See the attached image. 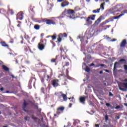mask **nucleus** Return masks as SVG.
<instances>
[{
  "label": "nucleus",
  "instance_id": "nucleus-34",
  "mask_svg": "<svg viewBox=\"0 0 127 127\" xmlns=\"http://www.w3.org/2000/svg\"><path fill=\"white\" fill-rule=\"evenodd\" d=\"M105 4H106V3L105 2L101 3L100 5V8L104 9V5H105Z\"/></svg>",
  "mask_w": 127,
  "mask_h": 127
},
{
  "label": "nucleus",
  "instance_id": "nucleus-26",
  "mask_svg": "<svg viewBox=\"0 0 127 127\" xmlns=\"http://www.w3.org/2000/svg\"><path fill=\"white\" fill-rule=\"evenodd\" d=\"M88 17H89L90 19H91V20H95V17H96V15H90Z\"/></svg>",
  "mask_w": 127,
  "mask_h": 127
},
{
  "label": "nucleus",
  "instance_id": "nucleus-38",
  "mask_svg": "<svg viewBox=\"0 0 127 127\" xmlns=\"http://www.w3.org/2000/svg\"><path fill=\"white\" fill-rule=\"evenodd\" d=\"M105 122H108V121H109V116H108V115L105 116Z\"/></svg>",
  "mask_w": 127,
  "mask_h": 127
},
{
  "label": "nucleus",
  "instance_id": "nucleus-49",
  "mask_svg": "<svg viewBox=\"0 0 127 127\" xmlns=\"http://www.w3.org/2000/svg\"><path fill=\"white\" fill-rule=\"evenodd\" d=\"M9 12L11 14H13V10L12 9H9Z\"/></svg>",
  "mask_w": 127,
  "mask_h": 127
},
{
  "label": "nucleus",
  "instance_id": "nucleus-50",
  "mask_svg": "<svg viewBox=\"0 0 127 127\" xmlns=\"http://www.w3.org/2000/svg\"><path fill=\"white\" fill-rule=\"evenodd\" d=\"M62 98H63V96H60V97H58L59 100L60 101H62Z\"/></svg>",
  "mask_w": 127,
  "mask_h": 127
},
{
  "label": "nucleus",
  "instance_id": "nucleus-6",
  "mask_svg": "<svg viewBox=\"0 0 127 127\" xmlns=\"http://www.w3.org/2000/svg\"><path fill=\"white\" fill-rule=\"evenodd\" d=\"M51 84L54 88H57L59 86V80L57 79H53L51 81Z\"/></svg>",
  "mask_w": 127,
  "mask_h": 127
},
{
  "label": "nucleus",
  "instance_id": "nucleus-7",
  "mask_svg": "<svg viewBox=\"0 0 127 127\" xmlns=\"http://www.w3.org/2000/svg\"><path fill=\"white\" fill-rule=\"evenodd\" d=\"M23 12L20 11L17 14L16 20L19 19V20H22L23 19Z\"/></svg>",
  "mask_w": 127,
  "mask_h": 127
},
{
  "label": "nucleus",
  "instance_id": "nucleus-35",
  "mask_svg": "<svg viewBox=\"0 0 127 127\" xmlns=\"http://www.w3.org/2000/svg\"><path fill=\"white\" fill-rule=\"evenodd\" d=\"M41 92L42 93H43V94H44L45 92V88H44V87H42L41 88Z\"/></svg>",
  "mask_w": 127,
  "mask_h": 127
},
{
  "label": "nucleus",
  "instance_id": "nucleus-15",
  "mask_svg": "<svg viewBox=\"0 0 127 127\" xmlns=\"http://www.w3.org/2000/svg\"><path fill=\"white\" fill-rule=\"evenodd\" d=\"M49 37H51L52 40H55L56 38H57V34H54L53 36H47V38H49Z\"/></svg>",
  "mask_w": 127,
  "mask_h": 127
},
{
  "label": "nucleus",
  "instance_id": "nucleus-54",
  "mask_svg": "<svg viewBox=\"0 0 127 127\" xmlns=\"http://www.w3.org/2000/svg\"><path fill=\"white\" fill-rule=\"evenodd\" d=\"M14 42V41H13V39H11L10 41H9V43H13Z\"/></svg>",
  "mask_w": 127,
  "mask_h": 127
},
{
  "label": "nucleus",
  "instance_id": "nucleus-18",
  "mask_svg": "<svg viewBox=\"0 0 127 127\" xmlns=\"http://www.w3.org/2000/svg\"><path fill=\"white\" fill-rule=\"evenodd\" d=\"M0 13L1 14L5 15V13H6V11L3 8L0 9Z\"/></svg>",
  "mask_w": 127,
  "mask_h": 127
},
{
  "label": "nucleus",
  "instance_id": "nucleus-40",
  "mask_svg": "<svg viewBox=\"0 0 127 127\" xmlns=\"http://www.w3.org/2000/svg\"><path fill=\"white\" fill-rule=\"evenodd\" d=\"M91 69H90V67H86L85 68V71L86 72H90Z\"/></svg>",
  "mask_w": 127,
  "mask_h": 127
},
{
  "label": "nucleus",
  "instance_id": "nucleus-24",
  "mask_svg": "<svg viewBox=\"0 0 127 127\" xmlns=\"http://www.w3.org/2000/svg\"><path fill=\"white\" fill-rule=\"evenodd\" d=\"M73 10L74 11V12H76L77 11H79V10H81V8L79 6H76L74 7V9Z\"/></svg>",
  "mask_w": 127,
  "mask_h": 127
},
{
  "label": "nucleus",
  "instance_id": "nucleus-36",
  "mask_svg": "<svg viewBox=\"0 0 127 127\" xmlns=\"http://www.w3.org/2000/svg\"><path fill=\"white\" fill-rule=\"evenodd\" d=\"M127 13V10H125L124 11L121 12V14H123V15H125V14Z\"/></svg>",
  "mask_w": 127,
  "mask_h": 127
},
{
  "label": "nucleus",
  "instance_id": "nucleus-57",
  "mask_svg": "<svg viewBox=\"0 0 127 127\" xmlns=\"http://www.w3.org/2000/svg\"><path fill=\"white\" fill-rule=\"evenodd\" d=\"M90 67H92V66H95V64L94 63H92L89 65Z\"/></svg>",
  "mask_w": 127,
  "mask_h": 127
},
{
  "label": "nucleus",
  "instance_id": "nucleus-39",
  "mask_svg": "<svg viewBox=\"0 0 127 127\" xmlns=\"http://www.w3.org/2000/svg\"><path fill=\"white\" fill-rule=\"evenodd\" d=\"M65 73L66 77H68V76H69V70H68V69H66Z\"/></svg>",
  "mask_w": 127,
  "mask_h": 127
},
{
  "label": "nucleus",
  "instance_id": "nucleus-22",
  "mask_svg": "<svg viewBox=\"0 0 127 127\" xmlns=\"http://www.w3.org/2000/svg\"><path fill=\"white\" fill-rule=\"evenodd\" d=\"M100 10H101V8H98L96 10H93L92 11L93 13H99Z\"/></svg>",
  "mask_w": 127,
  "mask_h": 127
},
{
  "label": "nucleus",
  "instance_id": "nucleus-29",
  "mask_svg": "<svg viewBox=\"0 0 127 127\" xmlns=\"http://www.w3.org/2000/svg\"><path fill=\"white\" fill-rule=\"evenodd\" d=\"M110 20H109V19H108V20H106L104 22H102V25H104V24H107V23H109V22H110Z\"/></svg>",
  "mask_w": 127,
  "mask_h": 127
},
{
  "label": "nucleus",
  "instance_id": "nucleus-55",
  "mask_svg": "<svg viewBox=\"0 0 127 127\" xmlns=\"http://www.w3.org/2000/svg\"><path fill=\"white\" fill-rule=\"evenodd\" d=\"M113 96H114V94H113V93H112V92H109V96L112 97Z\"/></svg>",
  "mask_w": 127,
  "mask_h": 127
},
{
  "label": "nucleus",
  "instance_id": "nucleus-13",
  "mask_svg": "<svg viewBox=\"0 0 127 127\" xmlns=\"http://www.w3.org/2000/svg\"><path fill=\"white\" fill-rule=\"evenodd\" d=\"M45 48V45L38 44V48H39V50L42 51Z\"/></svg>",
  "mask_w": 127,
  "mask_h": 127
},
{
  "label": "nucleus",
  "instance_id": "nucleus-42",
  "mask_svg": "<svg viewBox=\"0 0 127 127\" xmlns=\"http://www.w3.org/2000/svg\"><path fill=\"white\" fill-rule=\"evenodd\" d=\"M30 119V118L28 117V116H25L24 119H25V121H29V119Z\"/></svg>",
  "mask_w": 127,
  "mask_h": 127
},
{
  "label": "nucleus",
  "instance_id": "nucleus-19",
  "mask_svg": "<svg viewBox=\"0 0 127 127\" xmlns=\"http://www.w3.org/2000/svg\"><path fill=\"white\" fill-rule=\"evenodd\" d=\"M31 118L32 120H33L34 121H35L36 123V122H37V120H39L37 117H35L34 115H31Z\"/></svg>",
  "mask_w": 127,
  "mask_h": 127
},
{
  "label": "nucleus",
  "instance_id": "nucleus-44",
  "mask_svg": "<svg viewBox=\"0 0 127 127\" xmlns=\"http://www.w3.org/2000/svg\"><path fill=\"white\" fill-rule=\"evenodd\" d=\"M114 17H111L110 18H109V20L110 21H114Z\"/></svg>",
  "mask_w": 127,
  "mask_h": 127
},
{
  "label": "nucleus",
  "instance_id": "nucleus-12",
  "mask_svg": "<svg viewBox=\"0 0 127 127\" xmlns=\"http://www.w3.org/2000/svg\"><path fill=\"white\" fill-rule=\"evenodd\" d=\"M88 98V96L85 97H80L79 98L80 102L82 103V104H85V101H86V99Z\"/></svg>",
  "mask_w": 127,
  "mask_h": 127
},
{
  "label": "nucleus",
  "instance_id": "nucleus-61",
  "mask_svg": "<svg viewBox=\"0 0 127 127\" xmlns=\"http://www.w3.org/2000/svg\"><path fill=\"white\" fill-rule=\"evenodd\" d=\"M105 72H107V73H109L110 72V70H109L108 69H105Z\"/></svg>",
  "mask_w": 127,
  "mask_h": 127
},
{
  "label": "nucleus",
  "instance_id": "nucleus-3",
  "mask_svg": "<svg viewBox=\"0 0 127 127\" xmlns=\"http://www.w3.org/2000/svg\"><path fill=\"white\" fill-rule=\"evenodd\" d=\"M119 64H127V60L125 59H121L119 61V62H115L114 64L113 71H115L118 67L117 65H119Z\"/></svg>",
  "mask_w": 127,
  "mask_h": 127
},
{
  "label": "nucleus",
  "instance_id": "nucleus-37",
  "mask_svg": "<svg viewBox=\"0 0 127 127\" xmlns=\"http://www.w3.org/2000/svg\"><path fill=\"white\" fill-rule=\"evenodd\" d=\"M32 80H34V81H36V78H35V77H32L31 79L30 80L29 82L32 83Z\"/></svg>",
  "mask_w": 127,
  "mask_h": 127
},
{
  "label": "nucleus",
  "instance_id": "nucleus-53",
  "mask_svg": "<svg viewBox=\"0 0 127 127\" xmlns=\"http://www.w3.org/2000/svg\"><path fill=\"white\" fill-rule=\"evenodd\" d=\"M50 77V76H49V75H47V78L46 79V81H48V80H49Z\"/></svg>",
  "mask_w": 127,
  "mask_h": 127
},
{
  "label": "nucleus",
  "instance_id": "nucleus-10",
  "mask_svg": "<svg viewBox=\"0 0 127 127\" xmlns=\"http://www.w3.org/2000/svg\"><path fill=\"white\" fill-rule=\"evenodd\" d=\"M69 5V2L67 0H64L62 3H61V6L62 7H65V6H68Z\"/></svg>",
  "mask_w": 127,
  "mask_h": 127
},
{
  "label": "nucleus",
  "instance_id": "nucleus-51",
  "mask_svg": "<svg viewBox=\"0 0 127 127\" xmlns=\"http://www.w3.org/2000/svg\"><path fill=\"white\" fill-rule=\"evenodd\" d=\"M20 43L21 44H23V43H24V44H26V43H24V39L22 40V41H21V42H20Z\"/></svg>",
  "mask_w": 127,
  "mask_h": 127
},
{
  "label": "nucleus",
  "instance_id": "nucleus-2",
  "mask_svg": "<svg viewBox=\"0 0 127 127\" xmlns=\"http://www.w3.org/2000/svg\"><path fill=\"white\" fill-rule=\"evenodd\" d=\"M41 21L42 22H46V24H48V25H51V24L54 25L56 24V22H55V21H54V20L50 19L42 18L41 19Z\"/></svg>",
  "mask_w": 127,
  "mask_h": 127
},
{
  "label": "nucleus",
  "instance_id": "nucleus-63",
  "mask_svg": "<svg viewBox=\"0 0 127 127\" xmlns=\"http://www.w3.org/2000/svg\"><path fill=\"white\" fill-rule=\"evenodd\" d=\"M117 40V39H113V40H112V42H114V41H116Z\"/></svg>",
  "mask_w": 127,
  "mask_h": 127
},
{
  "label": "nucleus",
  "instance_id": "nucleus-45",
  "mask_svg": "<svg viewBox=\"0 0 127 127\" xmlns=\"http://www.w3.org/2000/svg\"><path fill=\"white\" fill-rule=\"evenodd\" d=\"M120 117H121V116H120V115L116 116L115 117V119H116V120H120Z\"/></svg>",
  "mask_w": 127,
  "mask_h": 127
},
{
  "label": "nucleus",
  "instance_id": "nucleus-9",
  "mask_svg": "<svg viewBox=\"0 0 127 127\" xmlns=\"http://www.w3.org/2000/svg\"><path fill=\"white\" fill-rule=\"evenodd\" d=\"M65 109V108L63 106H61L57 109V115H60L61 113H63V111Z\"/></svg>",
  "mask_w": 127,
  "mask_h": 127
},
{
  "label": "nucleus",
  "instance_id": "nucleus-27",
  "mask_svg": "<svg viewBox=\"0 0 127 127\" xmlns=\"http://www.w3.org/2000/svg\"><path fill=\"white\" fill-rule=\"evenodd\" d=\"M24 37L25 39H26V40H28V39H30V37H29V36H28V35H26V33H25Z\"/></svg>",
  "mask_w": 127,
  "mask_h": 127
},
{
  "label": "nucleus",
  "instance_id": "nucleus-32",
  "mask_svg": "<svg viewBox=\"0 0 127 127\" xmlns=\"http://www.w3.org/2000/svg\"><path fill=\"white\" fill-rule=\"evenodd\" d=\"M69 100H70V102H72V103H75V99L74 97H72L71 98H69Z\"/></svg>",
  "mask_w": 127,
  "mask_h": 127
},
{
  "label": "nucleus",
  "instance_id": "nucleus-58",
  "mask_svg": "<svg viewBox=\"0 0 127 127\" xmlns=\"http://www.w3.org/2000/svg\"><path fill=\"white\" fill-rule=\"evenodd\" d=\"M24 51H25V52H27V51H28V49H27V48H24Z\"/></svg>",
  "mask_w": 127,
  "mask_h": 127
},
{
  "label": "nucleus",
  "instance_id": "nucleus-33",
  "mask_svg": "<svg viewBox=\"0 0 127 127\" xmlns=\"http://www.w3.org/2000/svg\"><path fill=\"white\" fill-rule=\"evenodd\" d=\"M100 66H101V67H105V66H106V65L105 64H100L97 66H95V67L97 68V67H100Z\"/></svg>",
  "mask_w": 127,
  "mask_h": 127
},
{
  "label": "nucleus",
  "instance_id": "nucleus-30",
  "mask_svg": "<svg viewBox=\"0 0 127 127\" xmlns=\"http://www.w3.org/2000/svg\"><path fill=\"white\" fill-rule=\"evenodd\" d=\"M106 107H107L108 108L110 107L111 108V109H114V108H113V107L112 106V105H111V104L109 103H107L106 104Z\"/></svg>",
  "mask_w": 127,
  "mask_h": 127
},
{
  "label": "nucleus",
  "instance_id": "nucleus-43",
  "mask_svg": "<svg viewBox=\"0 0 127 127\" xmlns=\"http://www.w3.org/2000/svg\"><path fill=\"white\" fill-rule=\"evenodd\" d=\"M71 123H70V122H68L67 123V126H64V127H71Z\"/></svg>",
  "mask_w": 127,
  "mask_h": 127
},
{
  "label": "nucleus",
  "instance_id": "nucleus-62",
  "mask_svg": "<svg viewBox=\"0 0 127 127\" xmlns=\"http://www.w3.org/2000/svg\"><path fill=\"white\" fill-rule=\"evenodd\" d=\"M110 13H111L112 14H114V15H115V13H116V11H114V12H111Z\"/></svg>",
  "mask_w": 127,
  "mask_h": 127
},
{
  "label": "nucleus",
  "instance_id": "nucleus-16",
  "mask_svg": "<svg viewBox=\"0 0 127 127\" xmlns=\"http://www.w3.org/2000/svg\"><path fill=\"white\" fill-rule=\"evenodd\" d=\"M2 68L4 71H5V72H9V68L7 67L6 65H2Z\"/></svg>",
  "mask_w": 127,
  "mask_h": 127
},
{
  "label": "nucleus",
  "instance_id": "nucleus-56",
  "mask_svg": "<svg viewBox=\"0 0 127 127\" xmlns=\"http://www.w3.org/2000/svg\"><path fill=\"white\" fill-rule=\"evenodd\" d=\"M69 62H66L64 66H69Z\"/></svg>",
  "mask_w": 127,
  "mask_h": 127
},
{
  "label": "nucleus",
  "instance_id": "nucleus-25",
  "mask_svg": "<svg viewBox=\"0 0 127 127\" xmlns=\"http://www.w3.org/2000/svg\"><path fill=\"white\" fill-rule=\"evenodd\" d=\"M34 28H35L36 30H38L40 28V26L38 24H36L34 25Z\"/></svg>",
  "mask_w": 127,
  "mask_h": 127
},
{
  "label": "nucleus",
  "instance_id": "nucleus-14",
  "mask_svg": "<svg viewBox=\"0 0 127 127\" xmlns=\"http://www.w3.org/2000/svg\"><path fill=\"white\" fill-rule=\"evenodd\" d=\"M0 44H1V46H3V47H7V48L9 47V46L6 44V43H5L4 41H1Z\"/></svg>",
  "mask_w": 127,
  "mask_h": 127
},
{
  "label": "nucleus",
  "instance_id": "nucleus-23",
  "mask_svg": "<svg viewBox=\"0 0 127 127\" xmlns=\"http://www.w3.org/2000/svg\"><path fill=\"white\" fill-rule=\"evenodd\" d=\"M60 50L61 51V52H63V51H67V48L66 47H61L60 48Z\"/></svg>",
  "mask_w": 127,
  "mask_h": 127
},
{
  "label": "nucleus",
  "instance_id": "nucleus-28",
  "mask_svg": "<svg viewBox=\"0 0 127 127\" xmlns=\"http://www.w3.org/2000/svg\"><path fill=\"white\" fill-rule=\"evenodd\" d=\"M57 57H58V56H57L56 57L55 59H52L51 61L52 63H55V62H56V60H57Z\"/></svg>",
  "mask_w": 127,
  "mask_h": 127
},
{
  "label": "nucleus",
  "instance_id": "nucleus-31",
  "mask_svg": "<svg viewBox=\"0 0 127 127\" xmlns=\"http://www.w3.org/2000/svg\"><path fill=\"white\" fill-rule=\"evenodd\" d=\"M121 16H123V14H120L119 16H116L113 17L114 19H118V18H120V17H121Z\"/></svg>",
  "mask_w": 127,
  "mask_h": 127
},
{
  "label": "nucleus",
  "instance_id": "nucleus-17",
  "mask_svg": "<svg viewBox=\"0 0 127 127\" xmlns=\"http://www.w3.org/2000/svg\"><path fill=\"white\" fill-rule=\"evenodd\" d=\"M26 101H25V100H24V103L22 105V108L23 110V111H24V112H26V110H25V108H26Z\"/></svg>",
  "mask_w": 127,
  "mask_h": 127
},
{
  "label": "nucleus",
  "instance_id": "nucleus-41",
  "mask_svg": "<svg viewBox=\"0 0 127 127\" xmlns=\"http://www.w3.org/2000/svg\"><path fill=\"white\" fill-rule=\"evenodd\" d=\"M51 43H52L53 46V47H55L56 44H55V42H53V41H50Z\"/></svg>",
  "mask_w": 127,
  "mask_h": 127
},
{
  "label": "nucleus",
  "instance_id": "nucleus-60",
  "mask_svg": "<svg viewBox=\"0 0 127 127\" xmlns=\"http://www.w3.org/2000/svg\"><path fill=\"white\" fill-rule=\"evenodd\" d=\"M0 91H4V88H3V87H1V88H0Z\"/></svg>",
  "mask_w": 127,
  "mask_h": 127
},
{
  "label": "nucleus",
  "instance_id": "nucleus-8",
  "mask_svg": "<svg viewBox=\"0 0 127 127\" xmlns=\"http://www.w3.org/2000/svg\"><path fill=\"white\" fill-rule=\"evenodd\" d=\"M104 19H105V16H104L103 15H101L97 19V20L95 21V24H96V25H98V24H99V23H100L102 21V20H104Z\"/></svg>",
  "mask_w": 127,
  "mask_h": 127
},
{
  "label": "nucleus",
  "instance_id": "nucleus-47",
  "mask_svg": "<svg viewBox=\"0 0 127 127\" xmlns=\"http://www.w3.org/2000/svg\"><path fill=\"white\" fill-rule=\"evenodd\" d=\"M116 110H119V109H121V106L118 105L115 107Z\"/></svg>",
  "mask_w": 127,
  "mask_h": 127
},
{
  "label": "nucleus",
  "instance_id": "nucleus-46",
  "mask_svg": "<svg viewBox=\"0 0 127 127\" xmlns=\"http://www.w3.org/2000/svg\"><path fill=\"white\" fill-rule=\"evenodd\" d=\"M105 28L104 29L105 30H106V29H107V28H109V27H111V25H108L105 26Z\"/></svg>",
  "mask_w": 127,
  "mask_h": 127
},
{
  "label": "nucleus",
  "instance_id": "nucleus-11",
  "mask_svg": "<svg viewBox=\"0 0 127 127\" xmlns=\"http://www.w3.org/2000/svg\"><path fill=\"white\" fill-rule=\"evenodd\" d=\"M127 39H124L121 42V43L120 44V47H126V45H127Z\"/></svg>",
  "mask_w": 127,
  "mask_h": 127
},
{
  "label": "nucleus",
  "instance_id": "nucleus-5",
  "mask_svg": "<svg viewBox=\"0 0 127 127\" xmlns=\"http://www.w3.org/2000/svg\"><path fill=\"white\" fill-rule=\"evenodd\" d=\"M55 95L57 96L58 98L61 96H63L64 101V102H66V101H67V95L62 93V92H56L55 93Z\"/></svg>",
  "mask_w": 127,
  "mask_h": 127
},
{
  "label": "nucleus",
  "instance_id": "nucleus-4",
  "mask_svg": "<svg viewBox=\"0 0 127 127\" xmlns=\"http://www.w3.org/2000/svg\"><path fill=\"white\" fill-rule=\"evenodd\" d=\"M67 36V34L66 33H64V34L63 33H60L58 35V43H60L61 41H62V39H64V38H66Z\"/></svg>",
  "mask_w": 127,
  "mask_h": 127
},
{
  "label": "nucleus",
  "instance_id": "nucleus-20",
  "mask_svg": "<svg viewBox=\"0 0 127 127\" xmlns=\"http://www.w3.org/2000/svg\"><path fill=\"white\" fill-rule=\"evenodd\" d=\"M44 41H45V43H44ZM46 41H47L46 39H44V41L43 40H41V41L40 43H39V44H44V45H46Z\"/></svg>",
  "mask_w": 127,
  "mask_h": 127
},
{
  "label": "nucleus",
  "instance_id": "nucleus-1",
  "mask_svg": "<svg viewBox=\"0 0 127 127\" xmlns=\"http://www.w3.org/2000/svg\"><path fill=\"white\" fill-rule=\"evenodd\" d=\"M64 11L67 15H69V18H71V19L76 18V16L75 15V14H76V12H75V11H74L73 9H65Z\"/></svg>",
  "mask_w": 127,
  "mask_h": 127
},
{
  "label": "nucleus",
  "instance_id": "nucleus-52",
  "mask_svg": "<svg viewBox=\"0 0 127 127\" xmlns=\"http://www.w3.org/2000/svg\"><path fill=\"white\" fill-rule=\"evenodd\" d=\"M44 36V33H42L41 34V37L42 39H43V37Z\"/></svg>",
  "mask_w": 127,
  "mask_h": 127
},
{
  "label": "nucleus",
  "instance_id": "nucleus-64",
  "mask_svg": "<svg viewBox=\"0 0 127 127\" xmlns=\"http://www.w3.org/2000/svg\"><path fill=\"white\" fill-rule=\"evenodd\" d=\"M95 127H99V126L98 124H96V125H95Z\"/></svg>",
  "mask_w": 127,
  "mask_h": 127
},
{
  "label": "nucleus",
  "instance_id": "nucleus-48",
  "mask_svg": "<svg viewBox=\"0 0 127 127\" xmlns=\"http://www.w3.org/2000/svg\"><path fill=\"white\" fill-rule=\"evenodd\" d=\"M62 76H64V78H65V77H66V75H65V74H60V75L59 76V78H60V77Z\"/></svg>",
  "mask_w": 127,
  "mask_h": 127
},
{
  "label": "nucleus",
  "instance_id": "nucleus-21",
  "mask_svg": "<svg viewBox=\"0 0 127 127\" xmlns=\"http://www.w3.org/2000/svg\"><path fill=\"white\" fill-rule=\"evenodd\" d=\"M90 19H90V17H88L86 20L87 24H92V23H93V21H91Z\"/></svg>",
  "mask_w": 127,
  "mask_h": 127
},
{
  "label": "nucleus",
  "instance_id": "nucleus-59",
  "mask_svg": "<svg viewBox=\"0 0 127 127\" xmlns=\"http://www.w3.org/2000/svg\"><path fill=\"white\" fill-rule=\"evenodd\" d=\"M64 0H57L58 2H62Z\"/></svg>",
  "mask_w": 127,
  "mask_h": 127
}]
</instances>
